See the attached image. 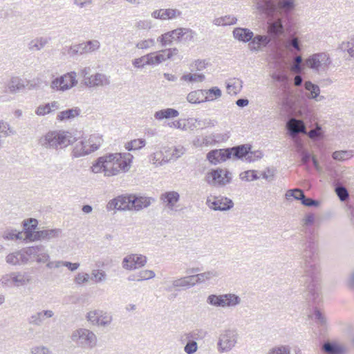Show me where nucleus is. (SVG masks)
<instances>
[{
	"instance_id": "obj_30",
	"label": "nucleus",
	"mask_w": 354,
	"mask_h": 354,
	"mask_svg": "<svg viewBox=\"0 0 354 354\" xmlns=\"http://www.w3.org/2000/svg\"><path fill=\"white\" fill-rule=\"evenodd\" d=\"M194 277H192V275L186 276L184 277H181L180 279L174 280L172 281L173 287L176 288H189L191 287H193L196 285V282L194 281H189V279H194ZM178 290V289H177Z\"/></svg>"
},
{
	"instance_id": "obj_54",
	"label": "nucleus",
	"mask_w": 354,
	"mask_h": 354,
	"mask_svg": "<svg viewBox=\"0 0 354 354\" xmlns=\"http://www.w3.org/2000/svg\"><path fill=\"white\" fill-rule=\"evenodd\" d=\"M106 274L101 270H93L91 273V279L95 283H100L106 280Z\"/></svg>"
},
{
	"instance_id": "obj_48",
	"label": "nucleus",
	"mask_w": 354,
	"mask_h": 354,
	"mask_svg": "<svg viewBox=\"0 0 354 354\" xmlns=\"http://www.w3.org/2000/svg\"><path fill=\"white\" fill-rule=\"evenodd\" d=\"M182 12L177 9H162V20L172 19L180 16Z\"/></svg>"
},
{
	"instance_id": "obj_58",
	"label": "nucleus",
	"mask_w": 354,
	"mask_h": 354,
	"mask_svg": "<svg viewBox=\"0 0 354 354\" xmlns=\"http://www.w3.org/2000/svg\"><path fill=\"white\" fill-rule=\"evenodd\" d=\"M263 156V153L260 150L252 151L250 149V152L248 153V156L246 157V162H252L256 160H260Z\"/></svg>"
},
{
	"instance_id": "obj_15",
	"label": "nucleus",
	"mask_w": 354,
	"mask_h": 354,
	"mask_svg": "<svg viewBox=\"0 0 354 354\" xmlns=\"http://www.w3.org/2000/svg\"><path fill=\"white\" fill-rule=\"evenodd\" d=\"M230 152V157L234 160H246L248 153L252 149L250 144H243L232 147H228Z\"/></svg>"
},
{
	"instance_id": "obj_33",
	"label": "nucleus",
	"mask_w": 354,
	"mask_h": 354,
	"mask_svg": "<svg viewBox=\"0 0 354 354\" xmlns=\"http://www.w3.org/2000/svg\"><path fill=\"white\" fill-rule=\"evenodd\" d=\"M86 142L84 140H80V142H78L73 149V158H80L89 154L90 151H88V149H86Z\"/></svg>"
},
{
	"instance_id": "obj_2",
	"label": "nucleus",
	"mask_w": 354,
	"mask_h": 354,
	"mask_svg": "<svg viewBox=\"0 0 354 354\" xmlns=\"http://www.w3.org/2000/svg\"><path fill=\"white\" fill-rule=\"evenodd\" d=\"M294 0H256V8L261 13L266 15L268 20L273 19L281 25L284 31L290 32L291 12L295 10Z\"/></svg>"
},
{
	"instance_id": "obj_28",
	"label": "nucleus",
	"mask_w": 354,
	"mask_h": 354,
	"mask_svg": "<svg viewBox=\"0 0 354 354\" xmlns=\"http://www.w3.org/2000/svg\"><path fill=\"white\" fill-rule=\"evenodd\" d=\"M24 81L19 77H12L7 84V88L10 93H16L25 88Z\"/></svg>"
},
{
	"instance_id": "obj_24",
	"label": "nucleus",
	"mask_w": 354,
	"mask_h": 354,
	"mask_svg": "<svg viewBox=\"0 0 354 354\" xmlns=\"http://www.w3.org/2000/svg\"><path fill=\"white\" fill-rule=\"evenodd\" d=\"M86 84L89 86H106L110 84V80L106 75L97 73L88 77Z\"/></svg>"
},
{
	"instance_id": "obj_41",
	"label": "nucleus",
	"mask_w": 354,
	"mask_h": 354,
	"mask_svg": "<svg viewBox=\"0 0 354 354\" xmlns=\"http://www.w3.org/2000/svg\"><path fill=\"white\" fill-rule=\"evenodd\" d=\"M218 275L217 272L214 270L207 271L203 273H200L197 274L192 275V277H194V279H196L195 281L196 283H201L206 280L210 279L212 277H216Z\"/></svg>"
},
{
	"instance_id": "obj_45",
	"label": "nucleus",
	"mask_w": 354,
	"mask_h": 354,
	"mask_svg": "<svg viewBox=\"0 0 354 354\" xmlns=\"http://www.w3.org/2000/svg\"><path fill=\"white\" fill-rule=\"evenodd\" d=\"M184 335L181 337V341L183 342L185 341ZM186 345L184 347V351L187 354H193L198 349V344L193 339H187Z\"/></svg>"
},
{
	"instance_id": "obj_44",
	"label": "nucleus",
	"mask_w": 354,
	"mask_h": 354,
	"mask_svg": "<svg viewBox=\"0 0 354 354\" xmlns=\"http://www.w3.org/2000/svg\"><path fill=\"white\" fill-rule=\"evenodd\" d=\"M86 53H88V50L85 42L71 46L70 50L68 51V53L71 56H74L76 55H82Z\"/></svg>"
},
{
	"instance_id": "obj_13",
	"label": "nucleus",
	"mask_w": 354,
	"mask_h": 354,
	"mask_svg": "<svg viewBox=\"0 0 354 354\" xmlns=\"http://www.w3.org/2000/svg\"><path fill=\"white\" fill-rule=\"evenodd\" d=\"M207 205L215 211H227L233 207L234 203L227 197L214 196L212 199L207 198Z\"/></svg>"
},
{
	"instance_id": "obj_57",
	"label": "nucleus",
	"mask_w": 354,
	"mask_h": 354,
	"mask_svg": "<svg viewBox=\"0 0 354 354\" xmlns=\"http://www.w3.org/2000/svg\"><path fill=\"white\" fill-rule=\"evenodd\" d=\"M14 131L10 128L8 123L0 121V138H6L10 134H14Z\"/></svg>"
},
{
	"instance_id": "obj_42",
	"label": "nucleus",
	"mask_w": 354,
	"mask_h": 354,
	"mask_svg": "<svg viewBox=\"0 0 354 354\" xmlns=\"http://www.w3.org/2000/svg\"><path fill=\"white\" fill-rule=\"evenodd\" d=\"M3 237L6 240H21L23 239L22 232L14 229H7Z\"/></svg>"
},
{
	"instance_id": "obj_14",
	"label": "nucleus",
	"mask_w": 354,
	"mask_h": 354,
	"mask_svg": "<svg viewBox=\"0 0 354 354\" xmlns=\"http://www.w3.org/2000/svg\"><path fill=\"white\" fill-rule=\"evenodd\" d=\"M231 158L229 148L212 149L207 153V159L212 165H217Z\"/></svg>"
},
{
	"instance_id": "obj_47",
	"label": "nucleus",
	"mask_w": 354,
	"mask_h": 354,
	"mask_svg": "<svg viewBox=\"0 0 354 354\" xmlns=\"http://www.w3.org/2000/svg\"><path fill=\"white\" fill-rule=\"evenodd\" d=\"M284 46L287 50L290 52L293 50L301 51V48L300 46L299 41L297 38L295 37L293 39H288L284 43Z\"/></svg>"
},
{
	"instance_id": "obj_3",
	"label": "nucleus",
	"mask_w": 354,
	"mask_h": 354,
	"mask_svg": "<svg viewBox=\"0 0 354 354\" xmlns=\"http://www.w3.org/2000/svg\"><path fill=\"white\" fill-rule=\"evenodd\" d=\"M133 158L129 153H107L97 158L91 170L95 174L102 171L106 176H115L120 171H129Z\"/></svg>"
},
{
	"instance_id": "obj_35",
	"label": "nucleus",
	"mask_w": 354,
	"mask_h": 354,
	"mask_svg": "<svg viewBox=\"0 0 354 354\" xmlns=\"http://www.w3.org/2000/svg\"><path fill=\"white\" fill-rule=\"evenodd\" d=\"M148 60L146 61V64L150 65H156L162 63V62L168 59L165 53H151L147 54Z\"/></svg>"
},
{
	"instance_id": "obj_7",
	"label": "nucleus",
	"mask_w": 354,
	"mask_h": 354,
	"mask_svg": "<svg viewBox=\"0 0 354 354\" xmlns=\"http://www.w3.org/2000/svg\"><path fill=\"white\" fill-rule=\"evenodd\" d=\"M331 62L329 55L326 53L313 54L306 60V66L317 72L326 71Z\"/></svg>"
},
{
	"instance_id": "obj_5",
	"label": "nucleus",
	"mask_w": 354,
	"mask_h": 354,
	"mask_svg": "<svg viewBox=\"0 0 354 354\" xmlns=\"http://www.w3.org/2000/svg\"><path fill=\"white\" fill-rule=\"evenodd\" d=\"M241 298L236 294L209 295L207 303L211 306L221 308H232L241 304Z\"/></svg>"
},
{
	"instance_id": "obj_34",
	"label": "nucleus",
	"mask_w": 354,
	"mask_h": 354,
	"mask_svg": "<svg viewBox=\"0 0 354 354\" xmlns=\"http://www.w3.org/2000/svg\"><path fill=\"white\" fill-rule=\"evenodd\" d=\"M26 238L30 237L32 232L37 228L38 222L35 218H30L28 219L24 220L22 222Z\"/></svg>"
},
{
	"instance_id": "obj_32",
	"label": "nucleus",
	"mask_w": 354,
	"mask_h": 354,
	"mask_svg": "<svg viewBox=\"0 0 354 354\" xmlns=\"http://www.w3.org/2000/svg\"><path fill=\"white\" fill-rule=\"evenodd\" d=\"M304 88L310 92V95L308 96V98L315 99L317 101H320L324 98V96H321L319 99L317 98L319 96L320 88L317 84L312 83L310 81L304 83Z\"/></svg>"
},
{
	"instance_id": "obj_40",
	"label": "nucleus",
	"mask_w": 354,
	"mask_h": 354,
	"mask_svg": "<svg viewBox=\"0 0 354 354\" xmlns=\"http://www.w3.org/2000/svg\"><path fill=\"white\" fill-rule=\"evenodd\" d=\"M195 122L192 124V126L194 127H199L201 129H204L206 127H215L218 122L216 120H211L209 118H206L204 120H200L198 118L194 119Z\"/></svg>"
},
{
	"instance_id": "obj_11",
	"label": "nucleus",
	"mask_w": 354,
	"mask_h": 354,
	"mask_svg": "<svg viewBox=\"0 0 354 354\" xmlns=\"http://www.w3.org/2000/svg\"><path fill=\"white\" fill-rule=\"evenodd\" d=\"M86 319L93 325L107 326L112 322V316L110 313L100 310H95L87 313Z\"/></svg>"
},
{
	"instance_id": "obj_8",
	"label": "nucleus",
	"mask_w": 354,
	"mask_h": 354,
	"mask_svg": "<svg viewBox=\"0 0 354 354\" xmlns=\"http://www.w3.org/2000/svg\"><path fill=\"white\" fill-rule=\"evenodd\" d=\"M238 333L236 330L227 329L224 330L219 337L217 343L218 350L220 353L231 351L237 343Z\"/></svg>"
},
{
	"instance_id": "obj_39",
	"label": "nucleus",
	"mask_w": 354,
	"mask_h": 354,
	"mask_svg": "<svg viewBox=\"0 0 354 354\" xmlns=\"http://www.w3.org/2000/svg\"><path fill=\"white\" fill-rule=\"evenodd\" d=\"M42 240L50 241L58 238L62 234V230L59 228L47 229L41 230Z\"/></svg>"
},
{
	"instance_id": "obj_18",
	"label": "nucleus",
	"mask_w": 354,
	"mask_h": 354,
	"mask_svg": "<svg viewBox=\"0 0 354 354\" xmlns=\"http://www.w3.org/2000/svg\"><path fill=\"white\" fill-rule=\"evenodd\" d=\"M151 201H154V199L151 197L131 194V210L140 211L146 208L151 205Z\"/></svg>"
},
{
	"instance_id": "obj_50",
	"label": "nucleus",
	"mask_w": 354,
	"mask_h": 354,
	"mask_svg": "<svg viewBox=\"0 0 354 354\" xmlns=\"http://www.w3.org/2000/svg\"><path fill=\"white\" fill-rule=\"evenodd\" d=\"M308 137L313 140H320L323 137V131L319 125H317L315 128L310 129L306 133Z\"/></svg>"
},
{
	"instance_id": "obj_63",
	"label": "nucleus",
	"mask_w": 354,
	"mask_h": 354,
	"mask_svg": "<svg viewBox=\"0 0 354 354\" xmlns=\"http://www.w3.org/2000/svg\"><path fill=\"white\" fill-rule=\"evenodd\" d=\"M185 28H178L175 30L170 31V33L174 37L173 40H176L177 41H183V31Z\"/></svg>"
},
{
	"instance_id": "obj_23",
	"label": "nucleus",
	"mask_w": 354,
	"mask_h": 354,
	"mask_svg": "<svg viewBox=\"0 0 354 354\" xmlns=\"http://www.w3.org/2000/svg\"><path fill=\"white\" fill-rule=\"evenodd\" d=\"M204 92L203 89L192 91L187 95V100L192 104H200L214 100V98H209V96H205Z\"/></svg>"
},
{
	"instance_id": "obj_61",
	"label": "nucleus",
	"mask_w": 354,
	"mask_h": 354,
	"mask_svg": "<svg viewBox=\"0 0 354 354\" xmlns=\"http://www.w3.org/2000/svg\"><path fill=\"white\" fill-rule=\"evenodd\" d=\"M39 250L40 251L36 255V261L37 263L47 262L50 259V256L46 250L45 247L43 245V250Z\"/></svg>"
},
{
	"instance_id": "obj_6",
	"label": "nucleus",
	"mask_w": 354,
	"mask_h": 354,
	"mask_svg": "<svg viewBox=\"0 0 354 354\" xmlns=\"http://www.w3.org/2000/svg\"><path fill=\"white\" fill-rule=\"evenodd\" d=\"M71 339L83 348H93L97 344V337L88 329L79 328L73 331Z\"/></svg>"
},
{
	"instance_id": "obj_36",
	"label": "nucleus",
	"mask_w": 354,
	"mask_h": 354,
	"mask_svg": "<svg viewBox=\"0 0 354 354\" xmlns=\"http://www.w3.org/2000/svg\"><path fill=\"white\" fill-rule=\"evenodd\" d=\"M299 196L295 197V200L300 201L301 204L306 207H318L320 202L312 198L306 196L304 192H298Z\"/></svg>"
},
{
	"instance_id": "obj_26",
	"label": "nucleus",
	"mask_w": 354,
	"mask_h": 354,
	"mask_svg": "<svg viewBox=\"0 0 354 354\" xmlns=\"http://www.w3.org/2000/svg\"><path fill=\"white\" fill-rule=\"evenodd\" d=\"M50 37H38L32 39L28 44V49L30 51L40 50L45 47L50 41Z\"/></svg>"
},
{
	"instance_id": "obj_9",
	"label": "nucleus",
	"mask_w": 354,
	"mask_h": 354,
	"mask_svg": "<svg viewBox=\"0 0 354 354\" xmlns=\"http://www.w3.org/2000/svg\"><path fill=\"white\" fill-rule=\"evenodd\" d=\"M68 134L65 131H50L39 140L41 145L46 147L57 148V147H66Z\"/></svg>"
},
{
	"instance_id": "obj_12",
	"label": "nucleus",
	"mask_w": 354,
	"mask_h": 354,
	"mask_svg": "<svg viewBox=\"0 0 354 354\" xmlns=\"http://www.w3.org/2000/svg\"><path fill=\"white\" fill-rule=\"evenodd\" d=\"M147 263V257L142 254H131L126 256L122 262L123 268L133 270L143 267Z\"/></svg>"
},
{
	"instance_id": "obj_53",
	"label": "nucleus",
	"mask_w": 354,
	"mask_h": 354,
	"mask_svg": "<svg viewBox=\"0 0 354 354\" xmlns=\"http://www.w3.org/2000/svg\"><path fill=\"white\" fill-rule=\"evenodd\" d=\"M59 78L64 79V81H63L64 85L67 84V86H69V89L71 88L72 87L75 86L77 84L75 73H67V74L60 77Z\"/></svg>"
},
{
	"instance_id": "obj_19",
	"label": "nucleus",
	"mask_w": 354,
	"mask_h": 354,
	"mask_svg": "<svg viewBox=\"0 0 354 354\" xmlns=\"http://www.w3.org/2000/svg\"><path fill=\"white\" fill-rule=\"evenodd\" d=\"M323 352L327 354H345L346 348L335 342L326 341L322 346Z\"/></svg>"
},
{
	"instance_id": "obj_38",
	"label": "nucleus",
	"mask_w": 354,
	"mask_h": 354,
	"mask_svg": "<svg viewBox=\"0 0 354 354\" xmlns=\"http://www.w3.org/2000/svg\"><path fill=\"white\" fill-rule=\"evenodd\" d=\"M311 318L314 319L315 323L319 326L322 328H326L327 325V320L324 315L317 308H315L314 310V313L311 316Z\"/></svg>"
},
{
	"instance_id": "obj_22",
	"label": "nucleus",
	"mask_w": 354,
	"mask_h": 354,
	"mask_svg": "<svg viewBox=\"0 0 354 354\" xmlns=\"http://www.w3.org/2000/svg\"><path fill=\"white\" fill-rule=\"evenodd\" d=\"M160 200L166 204L169 209L173 210L175 204L180 200V195L174 191L167 192L160 195Z\"/></svg>"
},
{
	"instance_id": "obj_60",
	"label": "nucleus",
	"mask_w": 354,
	"mask_h": 354,
	"mask_svg": "<svg viewBox=\"0 0 354 354\" xmlns=\"http://www.w3.org/2000/svg\"><path fill=\"white\" fill-rule=\"evenodd\" d=\"M268 354H291L288 346H280L270 349Z\"/></svg>"
},
{
	"instance_id": "obj_52",
	"label": "nucleus",
	"mask_w": 354,
	"mask_h": 354,
	"mask_svg": "<svg viewBox=\"0 0 354 354\" xmlns=\"http://www.w3.org/2000/svg\"><path fill=\"white\" fill-rule=\"evenodd\" d=\"M206 333H207L205 331H203L202 329H196V330H193L191 333H185L184 337H185V339H203L205 336Z\"/></svg>"
},
{
	"instance_id": "obj_20",
	"label": "nucleus",
	"mask_w": 354,
	"mask_h": 354,
	"mask_svg": "<svg viewBox=\"0 0 354 354\" xmlns=\"http://www.w3.org/2000/svg\"><path fill=\"white\" fill-rule=\"evenodd\" d=\"M233 37L239 41L250 43L254 37V32L249 28L238 27L233 30Z\"/></svg>"
},
{
	"instance_id": "obj_27",
	"label": "nucleus",
	"mask_w": 354,
	"mask_h": 354,
	"mask_svg": "<svg viewBox=\"0 0 354 354\" xmlns=\"http://www.w3.org/2000/svg\"><path fill=\"white\" fill-rule=\"evenodd\" d=\"M53 315L54 313L52 310H42L32 315L29 319V323L35 326H40L45 317L50 318Z\"/></svg>"
},
{
	"instance_id": "obj_25",
	"label": "nucleus",
	"mask_w": 354,
	"mask_h": 354,
	"mask_svg": "<svg viewBox=\"0 0 354 354\" xmlns=\"http://www.w3.org/2000/svg\"><path fill=\"white\" fill-rule=\"evenodd\" d=\"M12 281L15 286H21L28 283L32 280V277L28 272H12Z\"/></svg>"
},
{
	"instance_id": "obj_46",
	"label": "nucleus",
	"mask_w": 354,
	"mask_h": 354,
	"mask_svg": "<svg viewBox=\"0 0 354 354\" xmlns=\"http://www.w3.org/2000/svg\"><path fill=\"white\" fill-rule=\"evenodd\" d=\"M205 77L203 74H198V73H188L185 74L181 77V80L189 82H203L204 81Z\"/></svg>"
},
{
	"instance_id": "obj_55",
	"label": "nucleus",
	"mask_w": 354,
	"mask_h": 354,
	"mask_svg": "<svg viewBox=\"0 0 354 354\" xmlns=\"http://www.w3.org/2000/svg\"><path fill=\"white\" fill-rule=\"evenodd\" d=\"M173 39L170 31L161 35L158 37L157 41L161 44L162 46H166L167 45H171L173 42Z\"/></svg>"
},
{
	"instance_id": "obj_51",
	"label": "nucleus",
	"mask_w": 354,
	"mask_h": 354,
	"mask_svg": "<svg viewBox=\"0 0 354 354\" xmlns=\"http://www.w3.org/2000/svg\"><path fill=\"white\" fill-rule=\"evenodd\" d=\"M335 192L342 202H345L349 198V194L344 186H336Z\"/></svg>"
},
{
	"instance_id": "obj_16",
	"label": "nucleus",
	"mask_w": 354,
	"mask_h": 354,
	"mask_svg": "<svg viewBox=\"0 0 354 354\" xmlns=\"http://www.w3.org/2000/svg\"><path fill=\"white\" fill-rule=\"evenodd\" d=\"M286 129L290 136H294L299 133H306V128L301 120L292 118L286 122Z\"/></svg>"
},
{
	"instance_id": "obj_49",
	"label": "nucleus",
	"mask_w": 354,
	"mask_h": 354,
	"mask_svg": "<svg viewBox=\"0 0 354 354\" xmlns=\"http://www.w3.org/2000/svg\"><path fill=\"white\" fill-rule=\"evenodd\" d=\"M239 176L242 180L245 181L256 180L259 178L257 175V171L255 170H248L243 171L240 174Z\"/></svg>"
},
{
	"instance_id": "obj_1",
	"label": "nucleus",
	"mask_w": 354,
	"mask_h": 354,
	"mask_svg": "<svg viewBox=\"0 0 354 354\" xmlns=\"http://www.w3.org/2000/svg\"><path fill=\"white\" fill-rule=\"evenodd\" d=\"M304 232L306 236L300 241L301 268L303 270L300 282L305 288L306 299L313 303H318L321 295V266L318 243L313 230L306 229Z\"/></svg>"
},
{
	"instance_id": "obj_29",
	"label": "nucleus",
	"mask_w": 354,
	"mask_h": 354,
	"mask_svg": "<svg viewBox=\"0 0 354 354\" xmlns=\"http://www.w3.org/2000/svg\"><path fill=\"white\" fill-rule=\"evenodd\" d=\"M179 112L172 108H167L155 112L154 118L158 120L169 119L178 116Z\"/></svg>"
},
{
	"instance_id": "obj_59",
	"label": "nucleus",
	"mask_w": 354,
	"mask_h": 354,
	"mask_svg": "<svg viewBox=\"0 0 354 354\" xmlns=\"http://www.w3.org/2000/svg\"><path fill=\"white\" fill-rule=\"evenodd\" d=\"M203 91H205V96H209V98H213V96H214L216 99L220 97L222 95L221 90L217 86L212 87L208 90L203 89Z\"/></svg>"
},
{
	"instance_id": "obj_43",
	"label": "nucleus",
	"mask_w": 354,
	"mask_h": 354,
	"mask_svg": "<svg viewBox=\"0 0 354 354\" xmlns=\"http://www.w3.org/2000/svg\"><path fill=\"white\" fill-rule=\"evenodd\" d=\"M353 156V151H335L332 154V158L335 160L344 161Z\"/></svg>"
},
{
	"instance_id": "obj_56",
	"label": "nucleus",
	"mask_w": 354,
	"mask_h": 354,
	"mask_svg": "<svg viewBox=\"0 0 354 354\" xmlns=\"http://www.w3.org/2000/svg\"><path fill=\"white\" fill-rule=\"evenodd\" d=\"M64 79L63 78H56L52 81L51 88L56 90L59 91H66L69 89V86L67 84H63Z\"/></svg>"
},
{
	"instance_id": "obj_31",
	"label": "nucleus",
	"mask_w": 354,
	"mask_h": 354,
	"mask_svg": "<svg viewBox=\"0 0 354 354\" xmlns=\"http://www.w3.org/2000/svg\"><path fill=\"white\" fill-rule=\"evenodd\" d=\"M80 109L78 107L73 109H68L59 113L57 116V120L64 121L73 119L80 114Z\"/></svg>"
},
{
	"instance_id": "obj_10",
	"label": "nucleus",
	"mask_w": 354,
	"mask_h": 354,
	"mask_svg": "<svg viewBox=\"0 0 354 354\" xmlns=\"http://www.w3.org/2000/svg\"><path fill=\"white\" fill-rule=\"evenodd\" d=\"M107 211L131 210V194L120 195L110 200L106 205Z\"/></svg>"
},
{
	"instance_id": "obj_17",
	"label": "nucleus",
	"mask_w": 354,
	"mask_h": 354,
	"mask_svg": "<svg viewBox=\"0 0 354 354\" xmlns=\"http://www.w3.org/2000/svg\"><path fill=\"white\" fill-rule=\"evenodd\" d=\"M230 137L229 131L225 133H212L203 138V144L204 146H213L218 143L227 141Z\"/></svg>"
},
{
	"instance_id": "obj_21",
	"label": "nucleus",
	"mask_w": 354,
	"mask_h": 354,
	"mask_svg": "<svg viewBox=\"0 0 354 354\" xmlns=\"http://www.w3.org/2000/svg\"><path fill=\"white\" fill-rule=\"evenodd\" d=\"M224 169L216 168L212 169L207 173L206 176V181L208 184L216 183L220 186L225 185V182L223 179V173Z\"/></svg>"
},
{
	"instance_id": "obj_4",
	"label": "nucleus",
	"mask_w": 354,
	"mask_h": 354,
	"mask_svg": "<svg viewBox=\"0 0 354 354\" xmlns=\"http://www.w3.org/2000/svg\"><path fill=\"white\" fill-rule=\"evenodd\" d=\"M268 35H254L252 41L248 44V48L252 52H258L268 46H274L279 50L281 47L282 37L286 36L283 26L273 19L267 20Z\"/></svg>"
},
{
	"instance_id": "obj_62",
	"label": "nucleus",
	"mask_w": 354,
	"mask_h": 354,
	"mask_svg": "<svg viewBox=\"0 0 354 354\" xmlns=\"http://www.w3.org/2000/svg\"><path fill=\"white\" fill-rule=\"evenodd\" d=\"M39 250H43L42 245L28 247L24 249V251L28 257H36L37 254L40 251Z\"/></svg>"
},
{
	"instance_id": "obj_64",
	"label": "nucleus",
	"mask_w": 354,
	"mask_h": 354,
	"mask_svg": "<svg viewBox=\"0 0 354 354\" xmlns=\"http://www.w3.org/2000/svg\"><path fill=\"white\" fill-rule=\"evenodd\" d=\"M155 275V272L150 270H141L138 272V277L140 281L152 279Z\"/></svg>"
},
{
	"instance_id": "obj_37",
	"label": "nucleus",
	"mask_w": 354,
	"mask_h": 354,
	"mask_svg": "<svg viewBox=\"0 0 354 354\" xmlns=\"http://www.w3.org/2000/svg\"><path fill=\"white\" fill-rule=\"evenodd\" d=\"M237 19L235 17L226 15L213 20V24L216 26H229L234 25L236 23Z\"/></svg>"
}]
</instances>
